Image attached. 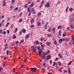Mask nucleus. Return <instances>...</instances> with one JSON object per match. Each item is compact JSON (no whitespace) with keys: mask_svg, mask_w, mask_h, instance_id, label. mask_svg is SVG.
<instances>
[{"mask_svg":"<svg viewBox=\"0 0 74 74\" xmlns=\"http://www.w3.org/2000/svg\"><path fill=\"white\" fill-rule=\"evenodd\" d=\"M70 27H71V29H73L74 28V27H73V26H72V25H71Z\"/></svg>","mask_w":74,"mask_h":74,"instance_id":"nucleus-60","label":"nucleus"},{"mask_svg":"<svg viewBox=\"0 0 74 74\" xmlns=\"http://www.w3.org/2000/svg\"><path fill=\"white\" fill-rule=\"evenodd\" d=\"M59 34L60 36L61 35V31L60 30L59 32Z\"/></svg>","mask_w":74,"mask_h":74,"instance_id":"nucleus-40","label":"nucleus"},{"mask_svg":"<svg viewBox=\"0 0 74 74\" xmlns=\"http://www.w3.org/2000/svg\"><path fill=\"white\" fill-rule=\"evenodd\" d=\"M34 4V3L33 2H32L31 4H30V7H32L33 6Z\"/></svg>","mask_w":74,"mask_h":74,"instance_id":"nucleus-21","label":"nucleus"},{"mask_svg":"<svg viewBox=\"0 0 74 74\" xmlns=\"http://www.w3.org/2000/svg\"><path fill=\"white\" fill-rule=\"evenodd\" d=\"M74 9L71 8H70L69 9V10L70 11H72Z\"/></svg>","mask_w":74,"mask_h":74,"instance_id":"nucleus-23","label":"nucleus"},{"mask_svg":"<svg viewBox=\"0 0 74 74\" xmlns=\"http://www.w3.org/2000/svg\"><path fill=\"white\" fill-rule=\"evenodd\" d=\"M15 0H12V5H13V4H14V2H15Z\"/></svg>","mask_w":74,"mask_h":74,"instance_id":"nucleus-27","label":"nucleus"},{"mask_svg":"<svg viewBox=\"0 0 74 74\" xmlns=\"http://www.w3.org/2000/svg\"><path fill=\"white\" fill-rule=\"evenodd\" d=\"M58 64L59 66H61V65H62V64H61V62H60V61H59V62Z\"/></svg>","mask_w":74,"mask_h":74,"instance_id":"nucleus-31","label":"nucleus"},{"mask_svg":"<svg viewBox=\"0 0 74 74\" xmlns=\"http://www.w3.org/2000/svg\"><path fill=\"white\" fill-rule=\"evenodd\" d=\"M34 43L36 44H37V45H38L39 44V42L38 40H35L34 42Z\"/></svg>","mask_w":74,"mask_h":74,"instance_id":"nucleus-7","label":"nucleus"},{"mask_svg":"<svg viewBox=\"0 0 74 74\" xmlns=\"http://www.w3.org/2000/svg\"><path fill=\"white\" fill-rule=\"evenodd\" d=\"M43 4H44V1L42 0V5Z\"/></svg>","mask_w":74,"mask_h":74,"instance_id":"nucleus-50","label":"nucleus"},{"mask_svg":"<svg viewBox=\"0 0 74 74\" xmlns=\"http://www.w3.org/2000/svg\"><path fill=\"white\" fill-rule=\"evenodd\" d=\"M64 41H69V39L67 38H64Z\"/></svg>","mask_w":74,"mask_h":74,"instance_id":"nucleus-24","label":"nucleus"},{"mask_svg":"<svg viewBox=\"0 0 74 74\" xmlns=\"http://www.w3.org/2000/svg\"><path fill=\"white\" fill-rule=\"evenodd\" d=\"M16 45H18L19 44V41H17L16 42Z\"/></svg>","mask_w":74,"mask_h":74,"instance_id":"nucleus-55","label":"nucleus"},{"mask_svg":"<svg viewBox=\"0 0 74 74\" xmlns=\"http://www.w3.org/2000/svg\"><path fill=\"white\" fill-rule=\"evenodd\" d=\"M42 55L43 56H45L46 55V53L44 52H43L42 53Z\"/></svg>","mask_w":74,"mask_h":74,"instance_id":"nucleus-33","label":"nucleus"},{"mask_svg":"<svg viewBox=\"0 0 74 74\" xmlns=\"http://www.w3.org/2000/svg\"><path fill=\"white\" fill-rule=\"evenodd\" d=\"M5 22V20H3L1 22V23H4V22Z\"/></svg>","mask_w":74,"mask_h":74,"instance_id":"nucleus-39","label":"nucleus"},{"mask_svg":"<svg viewBox=\"0 0 74 74\" xmlns=\"http://www.w3.org/2000/svg\"><path fill=\"white\" fill-rule=\"evenodd\" d=\"M50 52V50H48L47 51V53H49Z\"/></svg>","mask_w":74,"mask_h":74,"instance_id":"nucleus-58","label":"nucleus"},{"mask_svg":"<svg viewBox=\"0 0 74 74\" xmlns=\"http://www.w3.org/2000/svg\"><path fill=\"white\" fill-rule=\"evenodd\" d=\"M37 26H40V25H41V22L40 21H38L37 23Z\"/></svg>","mask_w":74,"mask_h":74,"instance_id":"nucleus-12","label":"nucleus"},{"mask_svg":"<svg viewBox=\"0 0 74 74\" xmlns=\"http://www.w3.org/2000/svg\"><path fill=\"white\" fill-rule=\"evenodd\" d=\"M22 31V32H23V34H25L26 33V29H23L21 30Z\"/></svg>","mask_w":74,"mask_h":74,"instance_id":"nucleus-11","label":"nucleus"},{"mask_svg":"<svg viewBox=\"0 0 74 74\" xmlns=\"http://www.w3.org/2000/svg\"><path fill=\"white\" fill-rule=\"evenodd\" d=\"M24 7L26 8H27V4H26L25 5Z\"/></svg>","mask_w":74,"mask_h":74,"instance_id":"nucleus-53","label":"nucleus"},{"mask_svg":"<svg viewBox=\"0 0 74 74\" xmlns=\"http://www.w3.org/2000/svg\"><path fill=\"white\" fill-rule=\"evenodd\" d=\"M51 34H47V37H51Z\"/></svg>","mask_w":74,"mask_h":74,"instance_id":"nucleus-43","label":"nucleus"},{"mask_svg":"<svg viewBox=\"0 0 74 74\" xmlns=\"http://www.w3.org/2000/svg\"><path fill=\"white\" fill-rule=\"evenodd\" d=\"M34 18H32L31 20V23L32 24H33L34 23Z\"/></svg>","mask_w":74,"mask_h":74,"instance_id":"nucleus-13","label":"nucleus"},{"mask_svg":"<svg viewBox=\"0 0 74 74\" xmlns=\"http://www.w3.org/2000/svg\"><path fill=\"white\" fill-rule=\"evenodd\" d=\"M10 22H8L6 23V25H5V26L6 27H8V26L9 25H10Z\"/></svg>","mask_w":74,"mask_h":74,"instance_id":"nucleus-16","label":"nucleus"},{"mask_svg":"<svg viewBox=\"0 0 74 74\" xmlns=\"http://www.w3.org/2000/svg\"><path fill=\"white\" fill-rule=\"evenodd\" d=\"M64 41V38L60 39L59 40V42L60 44H62V41Z\"/></svg>","mask_w":74,"mask_h":74,"instance_id":"nucleus-6","label":"nucleus"},{"mask_svg":"<svg viewBox=\"0 0 74 74\" xmlns=\"http://www.w3.org/2000/svg\"><path fill=\"white\" fill-rule=\"evenodd\" d=\"M37 70V68L36 67L32 68L31 69V71L32 72H34Z\"/></svg>","mask_w":74,"mask_h":74,"instance_id":"nucleus-3","label":"nucleus"},{"mask_svg":"<svg viewBox=\"0 0 74 74\" xmlns=\"http://www.w3.org/2000/svg\"><path fill=\"white\" fill-rule=\"evenodd\" d=\"M56 64V62H54L53 63V66H55Z\"/></svg>","mask_w":74,"mask_h":74,"instance_id":"nucleus-35","label":"nucleus"},{"mask_svg":"<svg viewBox=\"0 0 74 74\" xmlns=\"http://www.w3.org/2000/svg\"><path fill=\"white\" fill-rule=\"evenodd\" d=\"M42 25H44V23H45V22H44V21H42Z\"/></svg>","mask_w":74,"mask_h":74,"instance_id":"nucleus-49","label":"nucleus"},{"mask_svg":"<svg viewBox=\"0 0 74 74\" xmlns=\"http://www.w3.org/2000/svg\"><path fill=\"white\" fill-rule=\"evenodd\" d=\"M18 10V7H17L14 10V11H15V10Z\"/></svg>","mask_w":74,"mask_h":74,"instance_id":"nucleus-61","label":"nucleus"},{"mask_svg":"<svg viewBox=\"0 0 74 74\" xmlns=\"http://www.w3.org/2000/svg\"><path fill=\"white\" fill-rule=\"evenodd\" d=\"M68 9H69V7H68L66 8V12H68Z\"/></svg>","mask_w":74,"mask_h":74,"instance_id":"nucleus-25","label":"nucleus"},{"mask_svg":"<svg viewBox=\"0 0 74 74\" xmlns=\"http://www.w3.org/2000/svg\"><path fill=\"white\" fill-rule=\"evenodd\" d=\"M72 39L73 41H74V38L73 37V36H72Z\"/></svg>","mask_w":74,"mask_h":74,"instance_id":"nucleus-62","label":"nucleus"},{"mask_svg":"<svg viewBox=\"0 0 74 74\" xmlns=\"http://www.w3.org/2000/svg\"><path fill=\"white\" fill-rule=\"evenodd\" d=\"M40 40H41V41H43V40H44V38L42 37H41Z\"/></svg>","mask_w":74,"mask_h":74,"instance_id":"nucleus-56","label":"nucleus"},{"mask_svg":"<svg viewBox=\"0 0 74 74\" xmlns=\"http://www.w3.org/2000/svg\"><path fill=\"white\" fill-rule=\"evenodd\" d=\"M41 47H42V49L43 50H44V47H45V44H43L42 45H41Z\"/></svg>","mask_w":74,"mask_h":74,"instance_id":"nucleus-15","label":"nucleus"},{"mask_svg":"<svg viewBox=\"0 0 74 74\" xmlns=\"http://www.w3.org/2000/svg\"><path fill=\"white\" fill-rule=\"evenodd\" d=\"M9 52V51L8 50H7V52H6V53L7 55H8V53Z\"/></svg>","mask_w":74,"mask_h":74,"instance_id":"nucleus-45","label":"nucleus"},{"mask_svg":"<svg viewBox=\"0 0 74 74\" xmlns=\"http://www.w3.org/2000/svg\"><path fill=\"white\" fill-rule=\"evenodd\" d=\"M7 34H10V31L9 30H7Z\"/></svg>","mask_w":74,"mask_h":74,"instance_id":"nucleus-52","label":"nucleus"},{"mask_svg":"<svg viewBox=\"0 0 74 74\" xmlns=\"http://www.w3.org/2000/svg\"><path fill=\"white\" fill-rule=\"evenodd\" d=\"M30 27H34V25H31Z\"/></svg>","mask_w":74,"mask_h":74,"instance_id":"nucleus-64","label":"nucleus"},{"mask_svg":"<svg viewBox=\"0 0 74 74\" xmlns=\"http://www.w3.org/2000/svg\"><path fill=\"white\" fill-rule=\"evenodd\" d=\"M22 21V18H21L20 20H19V22L20 23H21Z\"/></svg>","mask_w":74,"mask_h":74,"instance_id":"nucleus-37","label":"nucleus"},{"mask_svg":"<svg viewBox=\"0 0 74 74\" xmlns=\"http://www.w3.org/2000/svg\"><path fill=\"white\" fill-rule=\"evenodd\" d=\"M68 73H70V71H71V70H70V68H68Z\"/></svg>","mask_w":74,"mask_h":74,"instance_id":"nucleus-28","label":"nucleus"},{"mask_svg":"<svg viewBox=\"0 0 74 74\" xmlns=\"http://www.w3.org/2000/svg\"><path fill=\"white\" fill-rule=\"evenodd\" d=\"M21 30V31L19 33V35H21L22 34V31Z\"/></svg>","mask_w":74,"mask_h":74,"instance_id":"nucleus-36","label":"nucleus"},{"mask_svg":"<svg viewBox=\"0 0 74 74\" xmlns=\"http://www.w3.org/2000/svg\"><path fill=\"white\" fill-rule=\"evenodd\" d=\"M58 56L60 57V58H62V56L60 54H58Z\"/></svg>","mask_w":74,"mask_h":74,"instance_id":"nucleus-22","label":"nucleus"},{"mask_svg":"<svg viewBox=\"0 0 74 74\" xmlns=\"http://www.w3.org/2000/svg\"><path fill=\"white\" fill-rule=\"evenodd\" d=\"M2 31H3V30L2 29L0 30V34H1V33H3V32H2Z\"/></svg>","mask_w":74,"mask_h":74,"instance_id":"nucleus-51","label":"nucleus"},{"mask_svg":"<svg viewBox=\"0 0 74 74\" xmlns=\"http://www.w3.org/2000/svg\"><path fill=\"white\" fill-rule=\"evenodd\" d=\"M36 48H37V46H31V49H32V50L34 51V52H36Z\"/></svg>","mask_w":74,"mask_h":74,"instance_id":"nucleus-1","label":"nucleus"},{"mask_svg":"<svg viewBox=\"0 0 74 74\" xmlns=\"http://www.w3.org/2000/svg\"><path fill=\"white\" fill-rule=\"evenodd\" d=\"M12 38L14 39H15V38H16V35H15V34H14V35L12 36Z\"/></svg>","mask_w":74,"mask_h":74,"instance_id":"nucleus-17","label":"nucleus"},{"mask_svg":"<svg viewBox=\"0 0 74 74\" xmlns=\"http://www.w3.org/2000/svg\"><path fill=\"white\" fill-rule=\"evenodd\" d=\"M3 34L4 35L5 34H6V32L5 31L3 32Z\"/></svg>","mask_w":74,"mask_h":74,"instance_id":"nucleus-54","label":"nucleus"},{"mask_svg":"<svg viewBox=\"0 0 74 74\" xmlns=\"http://www.w3.org/2000/svg\"><path fill=\"white\" fill-rule=\"evenodd\" d=\"M17 31H18V28H16L15 29V31L14 32V33H15Z\"/></svg>","mask_w":74,"mask_h":74,"instance_id":"nucleus-26","label":"nucleus"},{"mask_svg":"<svg viewBox=\"0 0 74 74\" xmlns=\"http://www.w3.org/2000/svg\"><path fill=\"white\" fill-rule=\"evenodd\" d=\"M57 29H62V26L60 25H59Z\"/></svg>","mask_w":74,"mask_h":74,"instance_id":"nucleus-14","label":"nucleus"},{"mask_svg":"<svg viewBox=\"0 0 74 74\" xmlns=\"http://www.w3.org/2000/svg\"><path fill=\"white\" fill-rule=\"evenodd\" d=\"M46 63H45V62H44V63L43 64V66H45V67H46Z\"/></svg>","mask_w":74,"mask_h":74,"instance_id":"nucleus-30","label":"nucleus"},{"mask_svg":"<svg viewBox=\"0 0 74 74\" xmlns=\"http://www.w3.org/2000/svg\"><path fill=\"white\" fill-rule=\"evenodd\" d=\"M51 44V42H47L46 43V44L47 45H50V44Z\"/></svg>","mask_w":74,"mask_h":74,"instance_id":"nucleus-19","label":"nucleus"},{"mask_svg":"<svg viewBox=\"0 0 74 74\" xmlns=\"http://www.w3.org/2000/svg\"><path fill=\"white\" fill-rule=\"evenodd\" d=\"M34 8H32V11H31V12H32L33 11H34Z\"/></svg>","mask_w":74,"mask_h":74,"instance_id":"nucleus-38","label":"nucleus"},{"mask_svg":"<svg viewBox=\"0 0 74 74\" xmlns=\"http://www.w3.org/2000/svg\"><path fill=\"white\" fill-rule=\"evenodd\" d=\"M29 36H30V35L29 34H27L25 37V38L26 39H28V38H29Z\"/></svg>","mask_w":74,"mask_h":74,"instance_id":"nucleus-8","label":"nucleus"},{"mask_svg":"<svg viewBox=\"0 0 74 74\" xmlns=\"http://www.w3.org/2000/svg\"><path fill=\"white\" fill-rule=\"evenodd\" d=\"M51 58V55H48L46 57V59H45L44 62H46V60H49V59H50Z\"/></svg>","mask_w":74,"mask_h":74,"instance_id":"nucleus-2","label":"nucleus"},{"mask_svg":"<svg viewBox=\"0 0 74 74\" xmlns=\"http://www.w3.org/2000/svg\"><path fill=\"white\" fill-rule=\"evenodd\" d=\"M38 16H40L41 14V12H38Z\"/></svg>","mask_w":74,"mask_h":74,"instance_id":"nucleus-34","label":"nucleus"},{"mask_svg":"<svg viewBox=\"0 0 74 74\" xmlns=\"http://www.w3.org/2000/svg\"><path fill=\"white\" fill-rule=\"evenodd\" d=\"M45 29L46 30V29H47V25H45Z\"/></svg>","mask_w":74,"mask_h":74,"instance_id":"nucleus-47","label":"nucleus"},{"mask_svg":"<svg viewBox=\"0 0 74 74\" xmlns=\"http://www.w3.org/2000/svg\"><path fill=\"white\" fill-rule=\"evenodd\" d=\"M0 18H2V19L4 18V15L2 16Z\"/></svg>","mask_w":74,"mask_h":74,"instance_id":"nucleus-44","label":"nucleus"},{"mask_svg":"<svg viewBox=\"0 0 74 74\" xmlns=\"http://www.w3.org/2000/svg\"><path fill=\"white\" fill-rule=\"evenodd\" d=\"M30 8H28L27 9V11L29 12H31L32 11H30Z\"/></svg>","mask_w":74,"mask_h":74,"instance_id":"nucleus-18","label":"nucleus"},{"mask_svg":"<svg viewBox=\"0 0 74 74\" xmlns=\"http://www.w3.org/2000/svg\"><path fill=\"white\" fill-rule=\"evenodd\" d=\"M37 50H39L40 49V46H38L37 47Z\"/></svg>","mask_w":74,"mask_h":74,"instance_id":"nucleus-32","label":"nucleus"},{"mask_svg":"<svg viewBox=\"0 0 74 74\" xmlns=\"http://www.w3.org/2000/svg\"><path fill=\"white\" fill-rule=\"evenodd\" d=\"M5 47H6L7 48H8V46H7V44H6L5 45Z\"/></svg>","mask_w":74,"mask_h":74,"instance_id":"nucleus-59","label":"nucleus"},{"mask_svg":"<svg viewBox=\"0 0 74 74\" xmlns=\"http://www.w3.org/2000/svg\"><path fill=\"white\" fill-rule=\"evenodd\" d=\"M7 48V47H5L4 48V51H5V50H6Z\"/></svg>","mask_w":74,"mask_h":74,"instance_id":"nucleus-63","label":"nucleus"},{"mask_svg":"<svg viewBox=\"0 0 74 74\" xmlns=\"http://www.w3.org/2000/svg\"><path fill=\"white\" fill-rule=\"evenodd\" d=\"M23 65H22V66H20L19 68V69L20 70V69H22V68H23Z\"/></svg>","mask_w":74,"mask_h":74,"instance_id":"nucleus-42","label":"nucleus"},{"mask_svg":"<svg viewBox=\"0 0 74 74\" xmlns=\"http://www.w3.org/2000/svg\"><path fill=\"white\" fill-rule=\"evenodd\" d=\"M51 28H49L48 30V31L49 32H51Z\"/></svg>","mask_w":74,"mask_h":74,"instance_id":"nucleus-41","label":"nucleus"},{"mask_svg":"<svg viewBox=\"0 0 74 74\" xmlns=\"http://www.w3.org/2000/svg\"><path fill=\"white\" fill-rule=\"evenodd\" d=\"M72 63V61H70L69 63H68V65H70L71 63Z\"/></svg>","mask_w":74,"mask_h":74,"instance_id":"nucleus-48","label":"nucleus"},{"mask_svg":"<svg viewBox=\"0 0 74 74\" xmlns=\"http://www.w3.org/2000/svg\"><path fill=\"white\" fill-rule=\"evenodd\" d=\"M38 52L39 53V56H41V55H42V50L41 49H39L38 50Z\"/></svg>","mask_w":74,"mask_h":74,"instance_id":"nucleus-5","label":"nucleus"},{"mask_svg":"<svg viewBox=\"0 0 74 74\" xmlns=\"http://www.w3.org/2000/svg\"><path fill=\"white\" fill-rule=\"evenodd\" d=\"M54 43L55 45H57V42H56V40H54Z\"/></svg>","mask_w":74,"mask_h":74,"instance_id":"nucleus-29","label":"nucleus"},{"mask_svg":"<svg viewBox=\"0 0 74 74\" xmlns=\"http://www.w3.org/2000/svg\"><path fill=\"white\" fill-rule=\"evenodd\" d=\"M22 12H21L20 13V14L19 15V16H20V17H21V15H22Z\"/></svg>","mask_w":74,"mask_h":74,"instance_id":"nucleus-57","label":"nucleus"},{"mask_svg":"<svg viewBox=\"0 0 74 74\" xmlns=\"http://www.w3.org/2000/svg\"><path fill=\"white\" fill-rule=\"evenodd\" d=\"M6 4H5V0H3V6H5Z\"/></svg>","mask_w":74,"mask_h":74,"instance_id":"nucleus-9","label":"nucleus"},{"mask_svg":"<svg viewBox=\"0 0 74 74\" xmlns=\"http://www.w3.org/2000/svg\"><path fill=\"white\" fill-rule=\"evenodd\" d=\"M63 70V68H60V69H59V71L61 72V73L62 72V70Z\"/></svg>","mask_w":74,"mask_h":74,"instance_id":"nucleus-20","label":"nucleus"},{"mask_svg":"<svg viewBox=\"0 0 74 74\" xmlns=\"http://www.w3.org/2000/svg\"><path fill=\"white\" fill-rule=\"evenodd\" d=\"M50 6V5L49 4V3L48 2L45 4V8H49V7Z\"/></svg>","mask_w":74,"mask_h":74,"instance_id":"nucleus-4","label":"nucleus"},{"mask_svg":"<svg viewBox=\"0 0 74 74\" xmlns=\"http://www.w3.org/2000/svg\"><path fill=\"white\" fill-rule=\"evenodd\" d=\"M55 29H56V28H55V27H54L52 29L53 33L54 34H55Z\"/></svg>","mask_w":74,"mask_h":74,"instance_id":"nucleus-10","label":"nucleus"},{"mask_svg":"<svg viewBox=\"0 0 74 74\" xmlns=\"http://www.w3.org/2000/svg\"><path fill=\"white\" fill-rule=\"evenodd\" d=\"M12 71L13 73H15V68H14L13 70H12Z\"/></svg>","mask_w":74,"mask_h":74,"instance_id":"nucleus-46","label":"nucleus"}]
</instances>
